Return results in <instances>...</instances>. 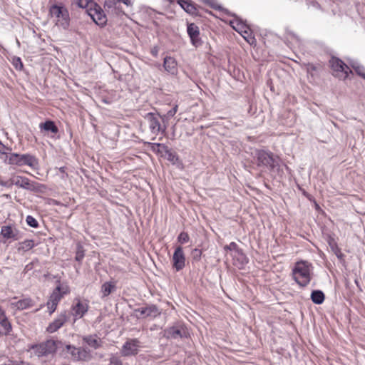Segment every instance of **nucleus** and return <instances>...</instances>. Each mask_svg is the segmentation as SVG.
I'll return each instance as SVG.
<instances>
[{"instance_id":"54","label":"nucleus","mask_w":365,"mask_h":365,"mask_svg":"<svg viewBox=\"0 0 365 365\" xmlns=\"http://www.w3.org/2000/svg\"><path fill=\"white\" fill-rule=\"evenodd\" d=\"M78 6H81V7H83V6L81 5V2L78 3Z\"/></svg>"},{"instance_id":"9","label":"nucleus","mask_w":365,"mask_h":365,"mask_svg":"<svg viewBox=\"0 0 365 365\" xmlns=\"http://www.w3.org/2000/svg\"><path fill=\"white\" fill-rule=\"evenodd\" d=\"M67 293V289H62L61 284L58 285L54 289L46 303V306L50 315L56 311L58 302L61 301L63 296Z\"/></svg>"},{"instance_id":"44","label":"nucleus","mask_w":365,"mask_h":365,"mask_svg":"<svg viewBox=\"0 0 365 365\" xmlns=\"http://www.w3.org/2000/svg\"><path fill=\"white\" fill-rule=\"evenodd\" d=\"M13 185L12 183V179L10 181H4L0 179V185L10 187Z\"/></svg>"},{"instance_id":"36","label":"nucleus","mask_w":365,"mask_h":365,"mask_svg":"<svg viewBox=\"0 0 365 365\" xmlns=\"http://www.w3.org/2000/svg\"><path fill=\"white\" fill-rule=\"evenodd\" d=\"M12 64L17 70H22L24 68V64L21 61V59L19 57H14L12 59Z\"/></svg>"},{"instance_id":"11","label":"nucleus","mask_w":365,"mask_h":365,"mask_svg":"<svg viewBox=\"0 0 365 365\" xmlns=\"http://www.w3.org/2000/svg\"><path fill=\"white\" fill-rule=\"evenodd\" d=\"M13 185L17 187L30 190L38 191L39 190V184L30 180L28 178L24 176L18 175L12 179Z\"/></svg>"},{"instance_id":"8","label":"nucleus","mask_w":365,"mask_h":365,"mask_svg":"<svg viewBox=\"0 0 365 365\" xmlns=\"http://www.w3.org/2000/svg\"><path fill=\"white\" fill-rule=\"evenodd\" d=\"M163 335L168 339H183L187 337L188 332L184 324L178 323L166 328Z\"/></svg>"},{"instance_id":"38","label":"nucleus","mask_w":365,"mask_h":365,"mask_svg":"<svg viewBox=\"0 0 365 365\" xmlns=\"http://www.w3.org/2000/svg\"><path fill=\"white\" fill-rule=\"evenodd\" d=\"M190 237L187 232H182L178 237V240L181 244L186 243L189 241Z\"/></svg>"},{"instance_id":"18","label":"nucleus","mask_w":365,"mask_h":365,"mask_svg":"<svg viewBox=\"0 0 365 365\" xmlns=\"http://www.w3.org/2000/svg\"><path fill=\"white\" fill-rule=\"evenodd\" d=\"M185 257L181 247H178L173 256V266L176 271H180L185 267Z\"/></svg>"},{"instance_id":"52","label":"nucleus","mask_w":365,"mask_h":365,"mask_svg":"<svg viewBox=\"0 0 365 365\" xmlns=\"http://www.w3.org/2000/svg\"><path fill=\"white\" fill-rule=\"evenodd\" d=\"M243 33L245 34V35H248V36L250 35V33L249 31H247V29H245Z\"/></svg>"},{"instance_id":"32","label":"nucleus","mask_w":365,"mask_h":365,"mask_svg":"<svg viewBox=\"0 0 365 365\" xmlns=\"http://www.w3.org/2000/svg\"><path fill=\"white\" fill-rule=\"evenodd\" d=\"M108 365H123L120 357L116 354H112L109 358Z\"/></svg>"},{"instance_id":"23","label":"nucleus","mask_w":365,"mask_h":365,"mask_svg":"<svg viewBox=\"0 0 365 365\" xmlns=\"http://www.w3.org/2000/svg\"><path fill=\"white\" fill-rule=\"evenodd\" d=\"M83 343L87 344L89 347L97 349L102 346V341L100 338L98 337L97 335L90 334L87 336H84L82 338Z\"/></svg>"},{"instance_id":"20","label":"nucleus","mask_w":365,"mask_h":365,"mask_svg":"<svg viewBox=\"0 0 365 365\" xmlns=\"http://www.w3.org/2000/svg\"><path fill=\"white\" fill-rule=\"evenodd\" d=\"M187 32L193 46L197 47L201 44L202 41L200 38V30L197 25L194 23L188 24Z\"/></svg>"},{"instance_id":"50","label":"nucleus","mask_w":365,"mask_h":365,"mask_svg":"<svg viewBox=\"0 0 365 365\" xmlns=\"http://www.w3.org/2000/svg\"><path fill=\"white\" fill-rule=\"evenodd\" d=\"M9 333H4V330L2 329V330L0 329V336L3 335H8Z\"/></svg>"},{"instance_id":"25","label":"nucleus","mask_w":365,"mask_h":365,"mask_svg":"<svg viewBox=\"0 0 365 365\" xmlns=\"http://www.w3.org/2000/svg\"><path fill=\"white\" fill-rule=\"evenodd\" d=\"M116 289V282L109 281L104 282L101 288V298L107 297L111 293L115 292Z\"/></svg>"},{"instance_id":"53","label":"nucleus","mask_w":365,"mask_h":365,"mask_svg":"<svg viewBox=\"0 0 365 365\" xmlns=\"http://www.w3.org/2000/svg\"><path fill=\"white\" fill-rule=\"evenodd\" d=\"M125 4L128 5L130 4V0H121Z\"/></svg>"},{"instance_id":"31","label":"nucleus","mask_w":365,"mask_h":365,"mask_svg":"<svg viewBox=\"0 0 365 365\" xmlns=\"http://www.w3.org/2000/svg\"><path fill=\"white\" fill-rule=\"evenodd\" d=\"M224 250L235 251L238 255H240L242 257H245L242 250L238 247V245L235 242H232L229 245H225L224 247Z\"/></svg>"},{"instance_id":"22","label":"nucleus","mask_w":365,"mask_h":365,"mask_svg":"<svg viewBox=\"0 0 365 365\" xmlns=\"http://www.w3.org/2000/svg\"><path fill=\"white\" fill-rule=\"evenodd\" d=\"M176 60L171 56H166L164 58L163 67L165 70L172 75H176L178 73Z\"/></svg>"},{"instance_id":"55","label":"nucleus","mask_w":365,"mask_h":365,"mask_svg":"<svg viewBox=\"0 0 365 365\" xmlns=\"http://www.w3.org/2000/svg\"><path fill=\"white\" fill-rule=\"evenodd\" d=\"M242 36H243L244 38L247 39V36H245L244 35H242Z\"/></svg>"},{"instance_id":"37","label":"nucleus","mask_w":365,"mask_h":365,"mask_svg":"<svg viewBox=\"0 0 365 365\" xmlns=\"http://www.w3.org/2000/svg\"><path fill=\"white\" fill-rule=\"evenodd\" d=\"M11 151V148L7 147L4 145L1 141H0V153L5 155V158H7V156L9 155Z\"/></svg>"},{"instance_id":"3","label":"nucleus","mask_w":365,"mask_h":365,"mask_svg":"<svg viewBox=\"0 0 365 365\" xmlns=\"http://www.w3.org/2000/svg\"><path fill=\"white\" fill-rule=\"evenodd\" d=\"M49 14L56 19V25L68 30L70 26V14L68 9L63 4H53L49 8Z\"/></svg>"},{"instance_id":"10","label":"nucleus","mask_w":365,"mask_h":365,"mask_svg":"<svg viewBox=\"0 0 365 365\" xmlns=\"http://www.w3.org/2000/svg\"><path fill=\"white\" fill-rule=\"evenodd\" d=\"M140 347V341L138 339H128L123 344L120 349V354L124 357L135 356L138 354Z\"/></svg>"},{"instance_id":"46","label":"nucleus","mask_w":365,"mask_h":365,"mask_svg":"<svg viewBox=\"0 0 365 365\" xmlns=\"http://www.w3.org/2000/svg\"><path fill=\"white\" fill-rule=\"evenodd\" d=\"M50 204L53 205H61V203L59 201H58L56 200H54V199H51V203Z\"/></svg>"},{"instance_id":"48","label":"nucleus","mask_w":365,"mask_h":365,"mask_svg":"<svg viewBox=\"0 0 365 365\" xmlns=\"http://www.w3.org/2000/svg\"><path fill=\"white\" fill-rule=\"evenodd\" d=\"M312 6L317 9H320V5L317 1H312Z\"/></svg>"},{"instance_id":"39","label":"nucleus","mask_w":365,"mask_h":365,"mask_svg":"<svg viewBox=\"0 0 365 365\" xmlns=\"http://www.w3.org/2000/svg\"><path fill=\"white\" fill-rule=\"evenodd\" d=\"M232 27L239 33L242 34L245 29H248L247 26L242 22H237V26H232Z\"/></svg>"},{"instance_id":"19","label":"nucleus","mask_w":365,"mask_h":365,"mask_svg":"<svg viewBox=\"0 0 365 365\" xmlns=\"http://www.w3.org/2000/svg\"><path fill=\"white\" fill-rule=\"evenodd\" d=\"M68 317L66 312H61L58 317L51 322L46 328L48 333H54L58 331L67 321Z\"/></svg>"},{"instance_id":"47","label":"nucleus","mask_w":365,"mask_h":365,"mask_svg":"<svg viewBox=\"0 0 365 365\" xmlns=\"http://www.w3.org/2000/svg\"><path fill=\"white\" fill-rule=\"evenodd\" d=\"M33 267V263H29L26 265L24 270L26 272H28L29 270L31 269Z\"/></svg>"},{"instance_id":"12","label":"nucleus","mask_w":365,"mask_h":365,"mask_svg":"<svg viewBox=\"0 0 365 365\" xmlns=\"http://www.w3.org/2000/svg\"><path fill=\"white\" fill-rule=\"evenodd\" d=\"M137 318L153 317L159 316L161 313L158 307L155 304H149L146 307L134 309Z\"/></svg>"},{"instance_id":"24","label":"nucleus","mask_w":365,"mask_h":365,"mask_svg":"<svg viewBox=\"0 0 365 365\" xmlns=\"http://www.w3.org/2000/svg\"><path fill=\"white\" fill-rule=\"evenodd\" d=\"M39 128L41 131L43 130L48 133H51L52 134L51 137L53 138H54L58 133V128L56 123L51 120H47L45 122L40 123Z\"/></svg>"},{"instance_id":"15","label":"nucleus","mask_w":365,"mask_h":365,"mask_svg":"<svg viewBox=\"0 0 365 365\" xmlns=\"http://www.w3.org/2000/svg\"><path fill=\"white\" fill-rule=\"evenodd\" d=\"M19 230L11 225L2 226L0 232V241L6 242L8 240H17Z\"/></svg>"},{"instance_id":"29","label":"nucleus","mask_w":365,"mask_h":365,"mask_svg":"<svg viewBox=\"0 0 365 365\" xmlns=\"http://www.w3.org/2000/svg\"><path fill=\"white\" fill-rule=\"evenodd\" d=\"M84 257H85V250L83 248V246L80 242H78L76 245V252L75 259L77 262H78L79 263H81Z\"/></svg>"},{"instance_id":"41","label":"nucleus","mask_w":365,"mask_h":365,"mask_svg":"<svg viewBox=\"0 0 365 365\" xmlns=\"http://www.w3.org/2000/svg\"><path fill=\"white\" fill-rule=\"evenodd\" d=\"M66 170H67V168L65 166H63V167H61L58 168V171L61 173L60 178H61V179H62L63 180H66L67 178L68 177Z\"/></svg>"},{"instance_id":"6","label":"nucleus","mask_w":365,"mask_h":365,"mask_svg":"<svg viewBox=\"0 0 365 365\" xmlns=\"http://www.w3.org/2000/svg\"><path fill=\"white\" fill-rule=\"evenodd\" d=\"M330 66L334 75L341 79L345 80L349 77L352 71L343 61L337 57L332 56L329 60Z\"/></svg>"},{"instance_id":"5","label":"nucleus","mask_w":365,"mask_h":365,"mask_svg":"<svg viewBox=\"0 0 365 365\" xmlns=\"http://www.w3.org/2000/svg\"><path fill=\"white\" fill-rule=\"evenodd\" d=\"M56 342L52 339L47 340L40 344L31 345L29 347L31 354L38 357L53 354L56 351Z\"/></svg>"},{"instance_id":"26","label":"nucleus","mask_w":365,"mask_h":365,"mask_svg":"<svg viewBox=\"0 0 365 365\" xmlns=\"http://www.w3.org/2000/svg\"><path fill=\"white\" fill-rule=\"evenodd\" d=\"M12 304L17 309L24 310V309H29V308L34 307L35 304V302L32 299L28 297V298H24L22 299H20V300L17 301L16 302L13 303Z\"/></svg>"},{"instance_id":"16","label":"nucleus","mask_w":365,"mask_h":365,"mask_svg":"<svg viewBox=\"0 0 365 365\" xmlns=\"http://www.w3.org/2000/svg\"><path fill=\"white\" fill-rule=\"evenodd\" d=\"M151 145V150L155 151V148H161L165 153V157L168 161L173 164H176L179 162V157L177 153L170 149L166 145L163 143H150Z\"/></svg>"},{"instance_id":"17","label":"nucleus","mask_w":365,"mask_h":365,"mask_svg":"<svg viewBox=\"0 0 365 365\" xmlns=\"http://www.w3.org/2000/svg\"><path fill=\"white\" fill-rule=\"evenodd\" d=\"M88 308L89 306L88 302L76 299L75 302L72 306L73 314L76 319H81L88 312Z\"/></svg>"},{"instance_id":"2","label":"nucleus","mask_w":365,"mask_h":365,"mask_svg":"<svg viewBox=\"0 0 365 365\" xmlns=\"http://www.w3.org/2000/svg\"><path fill=\"white\" fill-rule=\"evenodd\" d=\"M312 264L306 261H299L295 263L292 269V277L294 281L301 287H307L311 281Z\"/></svg>"},{"instance_id":"7","label":"nucleus","mask_w":365,"mask_h":365,"mask_svg":"<svg viewBox=\"0 0 365 365\" xmlns=\"http://www.w3.org/2000/svg\"><path fill=\"white\" fill-rule=\"evenodd\" d=\"M66 350L73 361H88L92 359L90 349L86 347H76L73 345H66Z\"/></svg>"},{"instance_id":"33","label":"nucleus","mask_w":365,"mask_h":365,"mask_svg":"<svg viewBox=\"0 0 365 365\" xmlns=\"http://www.w3.org/2000/svg\"><path fill=\"white\" fill-rule=\"evenodd\" d=\"M34 247V242L32 240H24L21 243V249L24 251H28L32 249Z\"/></svg>"},{"instance_id":"42","label":"nucleus","mask_w":365,"mask_h":365,"mask_svg":"<svg viewBox=\"0 0 365 365\" xmlns=\"http://www.w3.org/2000/svg\"><path fill=\"white\" fill-rule=\"evenodd\" d=\"M200 1L202 2H203L204 4L209 5L212 9H219L220 8V6H217L215 0H200Z\"/></svg>"},{"instance_id":"35","label":"nucleus","mask_w":365,"mask_h":365,"mask_svg":"<svg viewBox=\"0 0 365 365\" xmlns=\"http://www.w3.org/2000/svg\"><path fill=\"white\" fill-rule=\"evenodd\" d=\"M27 225L31 227L37 228L38 227V221L31 215H28L26 218Z\"/></svg>"},{"instance_id":"30","label":"nucleus","mask_w":365,"mask_h":365,"mask_svg":"<svg viewBox=\"0 0 365 365\" xmlns=\"http://www.w3.org/2000/svg\"><path fill=\"white\" fill-rule=\"evenodd\" d=\"M351 67L354 69L356 74L365 79V67L358 63H352Z\"/></svg>"},{"instance_id":"28","label":"nucleus","mask_w":365,"mask_h":365,"mask_svg":"<svg viewBox=\"0 0 365 365\" xmlns=\"http://www.w3.org/2000/svg\"><path fill=\"white\" fill-rule=\"evenodd\" d=\"M311 299L316 304H322L325 299V295L321 290H313L311 293Z\"/></svg>"},{"instance_id":"43","label":"nucleus","mask_w":365,"mask_h":365,"mask_svg":"<svg viewBox=\"0 0 365 365\" xmlns=\"http://www.w3.org/2000/svg\"><path fill=\"white\" fill-rule=\"evenodd\" d=\"M178 111V106L175 105L171 110L167 113L168 117H173Z\"/></svg>"},{"instance_id":"49","label":"nucleus","mask_w":365,"mask_h":365,"mask_svg":"<svg viewBox=\"0 0 365 365\" xmlns=\"http://www.w3.org/2000/svg\"><path fill=\"white\" fill-rule=\"evenodd\" d=\"M156 150L155 152L156 153H163V150H162L161 148H155Z\"/></svg>"},{"instance_id":"14","label":"nucleus","mask_w":365,"mask_h":365,"mask_svg":"<svg viewBox=\"0 0 365 365\" xmlns=\"http://www.w3.org/2000/svg\"><path fill=\"white\" fill-rule=\"evenodd\" d=\"M88 14L98 26H103L107 21V18L104 14V11L101 8V6H98L97 4H95L93 8H90L88 10Z\"/></svg>"},{"instance_id":"13","label":"nucleus","mask_w":365,"mask_h":365,"mask_svg":"<svg viewBox=\"0 0 365 365\" xmlns=\"http://www.w3.org/2000/svg\"><path fill=\"white\" fill-rule=\"evenodd\" d=\"M161 115L155 114L153 113H148L145 115V118L149 123V128L152 133L158 135L160 132L164 133L166 128H163L159 120Z\"/></svg>"},{"instance_id":"51","label":"nucleus","mask_w":365,"mask_h":365,"mask_svg":"<svg viewBox=\"0 0 365 365\" xmlns=\"http://www.w3.org/2000/svg\"><path fill=\"white\" fill-rule=\"evenodd\" d=\"M43 306H44L43 304H41L38 308H37L34 310V312H38L40 309H41L43 307Z\"/></svg>"},{"instance_id":"27","label":"nucleus","mask_w":365,"mask_h":365,"mask_svg":"<svg viewBox=\"0 0 365 365\" xmlns=\"http://www.w3.org/2000/svg\"><path fill=\"white\" fill-rule=\"evenodd\" d=\"M0 325L4 330V333H10L12 329L11 324L9 321L4 310L0 307Z\"/></svg>"},{"instance_id":"4","label":"nucleus","mask_w":365,"mask_h":365,"mask_svg":"<svg viewBox=\"0 0 365 365\" xmlns=\"http://www.w3.org/2000/svg\"><path fill=\"white\" fill-rule=\"evenodd\" d=\"M6 163L11 165L24 166L28 165L32 168H36L38 165V159L33 155L19 154L11 153L4 159Z\"/></svg>"},{"instance_id":"34","label":"nucleus","mask_w":365,"mask_h":365,"mask_svg":"<svg viewBox=\"0 0 365 365\" xmlns=\"http://www.w3.org/2000/svg\"><path fill=\"white\" fill-rule=\"evenodd\" d=\"M329 245L331 246V250L334 252V254L336 255L338 258H341L343 257V254L341 253L340 249L338 247L336 242L334 241H330Z\"/></svg>"},{"instance_id":"45","label":"nucleus","mask_w":365,"mask_h":365,"mask_svg":"<svg viewBox=\"0 0 365 365\" xmlns=\"http://www.w3.org/2000/svg\"><path fill=\"white\" fill-rule=\"evenodd\" d=\"M150 53H151V54H152L154 57H157V56H158V46H155V47H153V48L151 49Z\"/></svg>"},{"instance_id":"1","label":"nucleus","mask_w":365,"mask_h":365,"mask_svg":"<svg viewBox=\"0 0 365 365\" xmlns=\"http://www.w3.org/2000/svg\"><path fill=\"white\" fill-rule=\"evenodd\" d=\"M255 158L257 159V165L258 167L267 168L269 171L277 174L282 173L280 158L274 155L271 151L267 150H256Z\"/></svg>"},{"instance_id":"21","label":"nucleus","mask_w":365,"mask_h":365,"mask_svg":"<svg viewBox=\"0 0 365 365\" xmlns=\"http://www.w3.org/2000/svg\"><path fill=\"white\" fill-rule=\"evenodd\" d=\"M178 4L189 14L192 16H201L199 9L200 6L189 0H178Z\"/></svg>"},{"instance_id":"40","label":"nucleus","mask_w":365,"mask_h":365,"mask_svg":"<svg viewBox=\"0 0 365 365\" xmlns=\"http://www.w3.org/2000/svg\"><path fill=\"white\" fill-rule=\"evenodd\" d=\"M202 251L199 249H194L192 252V257L194 260L199 261L201 258Z\"/></svg>"}]
</instances>
